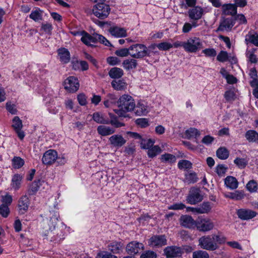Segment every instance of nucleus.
I'll return each mask as SVG.
<instances>
[{"label": "nucleus", "mask_w": 258, "mask_h": 258, "mask_svg": "<svg viewBox=\"0 0 258 258\" xmlns=\"http://www.w3.org/2000/svg\"><path fill=\"white\" fill-rule=\"evenodd\" d=\"M135 102L130 95L124 94L118 99V107L119 109H114V112L119 116L125 117L126 113L134 110Z\"/></svg>", "instance_id": "obj_1"}, {"label": "nucleus", "mask_w": 258, "mask_h": 258, "mask_svg": "<svg viewBox=\"0 0 258 258\" xmlns=\"http://www.w3.org/2000/svg\"><path fill=\"white\" fill-rule=\"evenodd\" d=\"M130 55L134 58H142L146 56H150V53L146 45L136 44L129 47Z\"/></svg>", "instance_id": "obj_2"}, {"label": "nucleus", "mask_w": 258, "mask_h": 258, "mask_svg": "<svg viewBox=\"0 0 258 258\" xmlns=\"http://www.w3.org/2000/svg\"><path fill=\"white\" fill-rule=\"evenodd\" d=\"M93 14L100 19L106 18L110 12L109 5L104 3H98L93 6L92 9Z\"/></svg>", "instance_id": "obj_3"}, {"label": "nucleus", "mask_w": 258, "mask_h": 258, "mask_svg": "<svg viewBox=\"0 0 258 258\" xmlns=\"http://www.w3.org/2000/svg\"><path fill=\"white\" fill-rule=\"evenodd\" d=\"M199 246L201 248L210 251H214L219 248V245L213 241L212 235H206L199 239Z\"/></svg>", "instance_id": "obj_4"}, {"label": "nucleus", "mask_w": 258, "mask_h": 258, "mask_svg": "<svg viewBox=\"0 0 258 258\" xmlns=\"http://www.w3.org/2000/svg\"><path fill=\"white\" fill-rule=\"evenodd\" d=\"M202 47L201 40L196 37L189 38L184 43V49L188 52H196Z\"/></svg>", "instance_id": "obj_5"}, {"label": "nucleus", "mask_w": 258, "mask_h": 258, "mask_svg": "<svg viewBox=\"0 0 258 258\" xmlns=\"http://www.w3.org/2000/svg\"><path fill=\"white\" fill-rule=\"evenodd\" d=\"M203 199V196L200 188L192 187L187 197L186 201L190 204L195 205L201 202Z\"/></svg>", "instance_id": "obj_6"}, {"label": "nucleus", "mask_w": 258, "mask_h": 258, "mask_svg": "<svg viewBox=\"0 0 258 258\" xmlns=\"http://www.w3.org/2000/svg\"><path fill=\"white\" fill-rule=\"evenodd\" d=\"M167 240L165 235H154L149 239V245L153 247L160 248L167 245Z\"/></svg>", "instance_id": "obj_7"}, {"label": "nucleus", "mask_w": 258, "mask_h": 258, "mask_svg": "<svg viewBox=\"0 0 258 258\" xmlns=\"http://www.w3.org/2000/svg\"><path fill=\"white\" fill-rule=\"evenodd\" d=\"M79 83L78 79L74 76H70L64 82V87L66 90L71 93L76 92L79 88Z\"/></svg>", "instance_id": "obj_8"}, {"label": "nucleus", "mask_w": 258, "mask_h": 258, "mask_svg": "<svg viewBox=\"0 0 258 258\" xmlns=\"http://www.w3.org/2000/svg\"><path fill=\"white\" fill-rule=\"evenodd\" d=\"M144 249V244L137 241H132L126 246V252L130 255H136Z\"/></svg>", "instance_id": "obj_9"}, {"label": "nucleus", "mask_w": 258, "mask_h": 258, "mask_svg": "<svg viewBox=\"0 0 258 258\" xmlns=\"http://www.w3.org/2000/svg\"><path fill=\"white\" fill-rule=\"evenodd\" d=\"M30 201L28 197L25 195L21 196L18 201V211L19 215L25 214L28 210Z\"/></svg>", "instance_id": "obj_10"}, {"label": "nucleus", "mask_w": 258, "mask_h": 258, "mask_svg": "<svg viewBox=\"0 0 258 258\" xmlns=\"http://www.w3.org/2000/svg\"><path fill=\"white\" fill-rule=\"evenodd\" d=\"M163 251L167 258L180 257L183 253L181 248L176 246H167L164 249Z\"/></svg>", "instance_id": "obj_11"}, {"label": "nucleus", "mask_w": 258, "mask_h": 258, "mask_svg": "<svg viewBox=\"0 0 258 258\" xmlns=\"http://www.w3.org/2000/svg\"><path fill=\"white\" fill-rule=\"evenodd\" d=\"M57 158V153L56 151L50 149L44 153L42 162L45 165H51L56 161Z\"/></svg>", "instance_id": "obj_12"}, {"label": "nucleus", "mask_w": 258, "mask_h": 258, "mask_svg": "<svg viewBox=\"0 0 258 258\" xmlns=\"http://www.w3.org/2000/svg\"><path fill=\"white\" fill-rule=\"evenodd\" d=\"M81 34L82 35V37L81 40L85 44L91 46V47L95 46L94 44L96 43V33H94L91 35L89 33L83 31L81 32Z\"/></svg>", "instance_id": "obj_13"}, {"label": "nucleus", "mask_w": 258, "mask_h": 258, "mask_svg": "<svg viewBox=\"0 0 258 258\" xmlns=\"http://www.w3.org/2000/svg\"><path fill=\"white\" fill-rule=\"evenodd\" d=\"M256 212L249 209H241L237 211V215L239 218L243 220H248L256 216Z\"/></svg>", "instance_id": "obj_14"}, {"label": "nucleus", "mask_w": 258, "mask_h": 258, "mask_svg": "<svg viewBox=\"0 0 258 258\" xmlns=\"http://www.w3.org/2000/svg\"><path fill=\"white\" fill-rule=\"evenodd\" d=\"M123 247L124 244L120 241H112L107 245L108 249L114 254L120 253L122 251Z\"/></svg>", "instance_id": "obj_15"}, {"label": "nucleus", "mask_w": 258, "mask_h": 258, "mask_svg": "<svg viewBox=\"0 0 258 258\" xmlns=\"http://www.w3.org/2000/svg\"><path fill=\"white\" fill-rule=\"evenodd\" d=\"M234 24L235 20L232 17L225 18L223 20L222 22H221L219 26L217 29V31H229L231 30V28L234 25Z\"/></svg>", "instance_id": "obj_16"}, {"label": "nucleus", "mask_w": 258, "mask_h": 258, "mask_svg": "<svg viewBox=\"0 0 258 258\" xmlns=\"http://www.w3.org/2000/svg\"><path fill=\"white\" fill-rule=\"evenodd\" d=\"M118 104V99L113 93H108L104 98L103 104L106 108L112 107Z\"/></svg>", "instance_id": "obj_17"}, {"label": "nucleus", "mask_w": 258, "mask_h": 258, "mask_svg": "<svg viewBox=\"0 0 258 258\" xmlns=\"http://www.w3.org/2000/svg\"><path fill=\"white\" fill-rule=\"evenodd\" d=\"M109 142L113 147L118 148L125 144L126 140L121 135H114L109 138Z\"/></svg>", "instance_id": "obj_18"}, {"label": "nucleus", "mask_w": 258, "mask_h": 258, "mask_svg": "<svg viewBox=\"0 0 258 258\" xmlns=\"http://www.w3.org/2000/svg\"><path fill=\"white\" fill-rule=\"evenodd\" d=\"M204 14L203 9L198 6L189 9L188 11L189 18L192 20H198L200 19Z\"/></svg>", "instance_id": "obj_19"}, {"label": "nucleus", "mask_w": 258, "mask_h": 258, "mask_svg": "<svg viewBox=\"0 0 258 258\" xmlns=\"http://www.w3.org/2000/svg\"><path fill=\"white\" fill-rule=\"evenodd\" d=\"M214 226L213 222L210 220L203 219L197 225V229L200 231H208L212 230Z\"/></svg>", "instance_id": "obj_20"}, {"label": "nucleus", "mask_w": 258, "mask_h": 258, "mask_svg": "<svg viewBox=\"0 0 258 258\" xmlns=\"http://www.w3.org/2000/svg\"><path fill=\"white\" fill-rule=\"evenodd\" d=\"M180 222L182 226L188 228H194L196 225L195 221L189 215H182L180 218Z\"/></svg>", "instance_id": "obj_21"}, {"label": "nucleus", "mask_w": 258, "mask_h": 258, "mask_svg": "<svg viewBox=\"0 0 258 258\" xmlns=\"http://www.w3.org/2000/svg\"><path fill=\"white\" fill-rule=\"evenodd\" d=\"M109 32L116 37H125L127 36L126 29L117 26L111 27L109 29Z\"/></svg>", "instance_id": "obj_22"}, {"label": "nucleus", "mask_w": 258, "mask_h": 258, "mask_svg": "<svg viewBox=\"0 0 258 258\" xmlns=\"http://www.w3.org/2000/svg\"><path fill=\"white\" fill-rule=\"evenodd\" d=\"M193 212L198 214L208 213L211 210V206L210 202H204L199 207L197 208H189Z\"/></svg>", "instance_id": "obj_23"}, {"label": "nucleus", "mask_w": 258, "mask_h": 258, "mask_svg": "<svg viewBox=\"0 0 258 258\" xmlns=\"http://www.w3.org/2000/svg\"><path fill=\"white\" fill-rule=\"evenodd\" d=\"M134 110L136 114L139 116L145 115L149 112L148 106L143 102H140L135 105Z\"/></svg>", "instance_id": "obj_24"}, {"label": "nucleus", "mask_w": 258, "mask_h": 258, "mask_svg": "<svg viewBox=\"0 0 258 258\" xmlns=\"http://www.w3.org/2000/svg\"><path fill=\"white\" fill-rule=\"evenodd\" d=\"M222 11L225 15L234 16L236 14L237 8L234 4H224L222 6Z\"/></svg>", "instance_id": "obj_25"}, {"label": "nucleus", "mask_w": 258, "mask_h": 258, "mask_svg": "<svg viewBox=\"0 0 258 258\" xmlns=\"http://www.w3.org/2000/svg\"><path fill=\"white\" fill-rule=\"evenodd\" d=\"M60 61L63 63H67L70 60V53L69 50L65 48H61L57 50Z\"/></svg>", "instance_id": "obj_26"}, {"label": "nucleus", "mask_w": 258, "mask_h": 258, "mask_svg": "<svg viewBox=\"0 0 258 258\" xmlns=\"http://www.w3.org/2000/svg\"><path fill=\"white\" fill-rule=\"evenodd\" d=\"M98 133L102 136H107L114 134L115 130L114 128L103 125H99L97 128Z\"/></svg>", "instance_id": "obj_27"}, {"label": "nucleus", "mask_w": 258, "mask_h": 258, "mask_svg": "<svg viewBox=\"0 0 258 258\" xmlns=\"http://www.w3.org/2000/svg\"><path fill=\"white\" fill-rule=\"evenodd\" d=\"M224 183L226 186L230 189H235L238 185V182L236 178L232 176H227L224 180Z\"/></svg>", "instance_id": "obj_28"}, {"label": "nucleus", "mask_w": 258, "mask_h": 258, "mask_svg": "<svg viewBox=\"0 0 258 258\" xmlns=\"http://www.w3.org/2000/svg\"><path fill=\"white\" fill-rule=\"evenodd\" d=\"M23 177L22 175L18 173L13 176L11 185L15 190H17L20 188Z\"/></svg>", "instance_id": "obj_29"}, {"label": "nucleus", "mask_w": 258, "mask_h": 258, "mask_svg": "<svg viewBox=\"0 0 258 258\" xmlns=\"http://www.w3.org/2000/svg\"><path fill=\"white\" fill-rule=\"evenodd\" d=\"M93 119L98 123L108 124V119H106L104 115L99 112H96L92 115Z\"/></svg>", "instance_id": "obj_30"}, {"label": "nucleus", "mask_w": 258, "mask_h": 258, "mask_svg": "<svg viewBox=\"0 0 258 258\" xmlns=\"http://www.w3.org/2000/svg\"><path fill=\"white\" fill-rule=\"evenodd\" d=\"M41 180L40 179L35 180L29 186L27 194L29 196H32L36 194L38 190L40 184Z\"/></svg>", "instance_id": "obj_31"}, {"label": "nucleus", "mask_w": 258, "mask_h": 258, "mask_svg": "<svg viewBox=\"0 0 258 258\" xmlns=\"http://www.w3.org/2000/svg\"><path fill=\"white\" fill-rule=\"evenodd\" d=\"M108 75L112 79H119L123 76V71L120 68L114 67L110 70Z\"/></svg>", "instance_id": "obj_32"}, {"label": "nucleus", "mask_w": 258, "mask_h": 258, "mask_svg": "<svg viewBox=\"0 0 258 258\" xmlns=\"http://www.w3.org/2000/svg\"><path fill=\"white\" fill-rule=\"evenodd\" d=\"M137 61L134 58L126 59L122 62V66L126 70H130L136 68Z\"/></svg>", "instance_id": "obj_33"}, {"label": "nucleus", "mask_w": 258, "mask_h": 258, "mask_svg": "<svg viewBox=\"0 0 258 258\" xmlns=\"http://www.w3.org/2000/svg\"><path fill=\"white\" fill-rule=\"evenodd\" d=\"M216 155L219 159L225 160L228 158L229 152L225 147H220L216 151Z\"/></svg>", "instance_id": "obj_34"}, {"label": "nucleus", "mask_w": 258, "mask_h": 258, "mask_svg": "<svg viewBox=\"0 0 258 258\" xmlns=\"http://www.w3.org/2000/svg\"><path fill=\"white\" fill-rule=\"evenodd\" d=\"M43 11L39 8H37L35 11H32L29 15L30 19L35 22H38L42 20Z\"/></svg>", "instance_id": "obj_35"}, {"label": "nucleus", "mask_w": 258, "mask_h": 258, "mask_svg": "<svg viewBox=\"0 0 258 258\" xmlns=\"http://www.w3.org/2000/svg\"><path fill=\"white\" fill-rule=\"evenodd\" d=\"M112 87L116 90H123L126 88V84L122 80H113L111 82Z\"/></svg>", "instance_id": "obj_36"}, {"label": "nucleus", "mask_w": 258, "mask_h": 258, "mask_svg": "<svg viewBox=\"0 0 258 258\" xmlns=\"http://www.w3.org/2000/svg\"><path fill=\"white\" fill-rule=\"evenodd\" d=\"M245 137L249 142H255L258 141V133L254 130L247 131Z\"/></svg>", "instance_id": "obj_37"}, {"label": "nucleus", "mask_w": 258, "mask_h": 258, "mask_svg": "<svg viewBox=\"0 0 258 258\" xmlns=\"http://www.w3.org/2000/svg\"><path fill=\"white\" fill-rule=\"evenodd\" d=\"M24 163V160L20 157L15 156L12 160V166L15 169L21 168Z\"/></svg>", "instance_id": "obj_38"}, {"label": "nucleus", "mask_w": 258, "mask_h": 258, "mask_svg": "<svg viewBox=\"0 0 258 258\" xmlns=\"http://www.w3.org/2000/svg\"><path fill=\"white\" fill-rule=\"evenodd\" d=\"M185 135L187 139H190L193 137L197 138L200 136V133L197 129L191 127L185 131Z\"/></svg>", "instance_id": "obj_39"}, {"label": "nucleus", "mask_w": 258, "mask_h": 258, "mask_svg": "<svg viewBox=\"0 0 258 258\" xmlns=\"http://www.w3.org/2000/svg\"><path fill=\"white\" fill-rule=\"evenodd\" d=\"M154 144V141L152 139H142L140 144L142 149H149L151 148Z\"/></svg>", "instance_id": "obj_40"}, {"label": "nucleus", "mask_w": 258, "mask_h": 258, "mask_svg": "<svg viewBox=\"0 0 258 258\" xmlns=\"http://www.w3.org/2000/svg\"><path fill=\"white\" fill-rule=\"evenodd\" d=\"M161 160L164 162H169L170 163H173L175 162L176 158L175 156L172 154L166 153L161 155Z\"/></svg>", "instance_id": "obj_41"}, {"label": "nucleus", "mask_w": 258, "mask_h": 258, "mask_svg": "<svg viewBox=\"0 0 258 258\" xmlns=\"http://www.w3.org/2000/svg\"><path fill=\"white\" fill-rule=\"evenodd\" d=\"M178 167L180 169H188L192 167L191 163L186 160H180L178 163Z\"/></svg>", "instance_id": "obj_42"}, {"label": "nucleus", "mask_w": 258, "mask_h": 258, "mask_svg": "<svg viewBox=\"0 0 258 258\" xmlns=\"http://www.w3.org/2000/svg\"><path fill=\"white\" fill-rule=\"evenodd\" d=\"M192 258H209V255L206 251L199 250L192 253Z\"/></svg>", "instance_id": "obj_43"}, {"label": "nucleus", "mask_w": 258, "mask_h": 258, "mask_svg": "<svg viewBox=\"0 0 258 258\" xmlns=\"http://www.w3.org/2000/svg\"><path fill=\"white\" fill-rule=\"evenodd\" d=\"M198 178L195 172H190L185 174V180L189 183H194L198 181Z\"/></svg>", "instance_id": "obj_44"}, {"label": "nucleus", "mask_w": 258, "mask_h": 258, "mask_svg": "<svg viewBox=\"0 0 258 258\" xmlns=\"http://www.w3.org/2000/svg\"><path fill=\"white\" fill-rule=\"evenodd\" d=\"M161 149L158 146H152L149 148L148 151V155L149 157L153 158L157 155V154L160 153Z\"/></svg>", "instance_id": "obj_45"}, {"label": "nucleus", "mask_w": 258, "mask_h": 258, "mask_svg": "<svg viewBox=\"0 0 258 258\" xmlns=\"http://www.w3.org/2000/svg\"><path fill=\"white\" fill-rule=\"evenodd\" d=\"M213 241L217 243L218 245L223 244L226 242V237L221 234H213L212 235Z\"/></svg>", "instance_id": "obj_46"}, {"label": "nucleus", "mask_w": 258, "mask_h": 258, "mask_svg": "<svg viewBox=\"0 0 258 258\" xmlns=\"http://www.w3.org/2000/svg\"><path fill=\"white\" fill-rule=\"evenodd\" d=\"M13 127L15 131L21 129L23 125L22 120L18 116H15L13 119Z\"/></svg>", "instance_id": "obj_47"}, {"label": "nucleus", "mask_w": 258, "mask_h": 258, "mask_svg": "<svg viewBox=\"0 0 258 258\" xmlns=\"http://www.w3.org/2000/svg\"><path fill=\"white\" fill-rule=\"evenodd\" d=\"M246 188L251 192H255L257 190V183L254 180H250L246 184Z\"/></svg>", "instance_id": "obj_48"}, {"label": "nucleus", "mask_w": 258, "mask_h": 258, "mask_svg": "<svg viewBox=\"0 0 258 258\" xmlns=\"http://www.w3.org/2000/svg\"><path fill=\"white\" fill-rule=\"evenodd\" d=\"M95 36L96 37V43L99 42L107 46L111 45L109 41L102 35L96 33L95 34Z\"/></svg>", "instance_id": "obj_49"}, {"label": "nucleus", "mask_w": 258, "mask_h": 258, "mask_svg": "<svg viewBox=\"0 0 258 258\" xmlns=\"http://www.w3.org/2000/svg\"><path fill=\"white\" fill-rule=\"evenodd\" d=\"M115 54L120 57H125L130 55L129 47L128 48H123L120 49L116 50L115 51Z\"/></svg>", "instance_id": "obj_50"}, {"label": "nucleus", "mask_w": 258, "mask_h": 258, "mask_svg": "<svg viewBox=\"0 0 258 258\" xmlns=\"http://www.w3.org/2000/svg\"><path fill=\"white\" fill-rule=\"evenodd\" d=\"M156 46L160 50H168L173 47L172 44L167 42L159 43L157 44Z\"/></svg>", "instance_id": "obj_51"}, {"label": "nucleus", "mask_w": 258, "mask_h": 258, "mask_svg": "<svg viewBox=\"0 0 258 258\" xmlns=\"http://www.w3.org/2000/svg\"><path fill=\"white\" fill-rule=\"evenodd\" d=\"M246 41L258 46V34H251L248 36V38H246Z\"/></svg>", "instance_id": "obj_52"}, {"label": "nucleus", "mask_w": 258, "mask_h": 258, "mask_svg": "<svg viewBox=\"0 0 258 258\" xmlns=\"http://www.w3.org/2000/svg\"><path fill=\"white\" fill-rule=\"evenodd\" d=\"M228 53L225 51H221L217 56V59L220 62H225L228 60Z\"/></svg>", "instance_id": "obj_53"}, {"label": "nucleus", "mask_w": 258, "mask_h": 258, "mask_svg": "<svg viewBox=\"0 0 258 258\" xmlns=\"http://www.w3.org/2000/svg\"><path fill=\"white\" fill-rule=\"evenodd\" d=\"M136 123L141 127H146L149 125L148 119L145 118H138Z\"/></svg>", "instance_id": "obj_54"}, {"label": "nucleus", "mask_w": 258, "mask_h": 258, "mask_svg": "<svg viewBox=\"0 0 258 258\" xmlns=\"http://www.w3.org/2000/svg\"><path fill=\"white\" fill-rule=\"evenodd\" d=\"M10 213L9 206L7 205L2 204L0 206V214L4 217H7Z\"/></svg>", "instance_id": "obj_55"}, {"label": "nucleus", "mask_w": 258, "mask_h": 258, "mask_svg": "<svg viewBox=\"0 0 258 258\" xmlns=\"http://www.w3.org/2000/svg\"><path fill=\"white\" fill-rule=\"evenodd\" d=\"M108 124H111L112 126L116 128L124 126V124L123 123L118 121L117 116H116L115 118H113L112 119H108Z\"/></svg>", "instance_id": "obj_56"}, {"label": "nucleus", "mask_w": 258, "mask_h": 258, "mask_svg": "<svg viewBox=\"0 0 258 258\" xmlns=\"http://www.w3.org/2000/svg\"><path fill=\"white\" fill-rule=\"evenodd\" d=\"M250 85L253 88V95L258 99V81H251Z\"/></svg>", "instance_id": "obj_57"}, {"label": "nucleus", "mask_w": 258, "mask_h": 258, "mask_svg": "<svg viewBox=\"0 0 258 258\" xmlns=\"http://www.w3.org/2000/svg\"><path fill=\"white\" fill-rule=\"evenodd\" d=\"M202 52L207 57H214L216 55L217 52L214 48H206L203 50Z\"/></svg>", "instance_id": "obj_58"}, {"label": "nucleus", "mask_w": 258, "mask_h": 258, "mask_svg": "<svg viewBox=\"0 0 258 258\" xmlns=\"http://www.w3.org/2000/svg\"><path fill=\"white\" fill-rule=\"evenodd\" d=\"M157 254L152 250H148L143 253L140 258H156Z\"/></svg>", "instance_id": "obj_59"}, {"label": "nucleus", "mask_w": 258, "mask_h": 258, "mask_svg": "<svg viewBox=\"0 0 258 258\" xmlns=\"http://www.w3.org/2000/svg\"><path fill=\"white\" fill-rule=\"evenodd\" d=\"M185 205L182 204V203H178L173 204V205H171L169 206L168 207V209L169 210H182L185 208Z\"/></svg>", "instance_id": "obj_60"}, {"label": "nucleus", "mask_w": 258, "mask_h": 258, "mask_svg": "<svg viewBox=\"0 0 258 258\" xmlns=\"http://www.w3.org/2000/svg\"><path fill=\"white\" fill-rule=\"evenodd\" d=\"M234 163L240 168H244L247 165V162L243 158H236L234 160Z\"/></svg>", "instance_id": "obj_61"}, {"label": "nucleus", "mask_w": 258, "mask_h": 258, "mask_svg": "<svg viewBox=\"0 0 258 258\" xmlns=\"http://www.w3.org/2000/svg\"><path fill=\"white\" fill-rule=\"evenodd\" d=\"M224 97L227 101H233L235 98V94L232 91H227L224 94Z\"/></svg>", "instance_id": "obj_62"}, {"label": "nucleus", "mask_w": 258, "mask_h": 258, "mask_svg": "<svg viewBox=\"0 0 258 258\" xmlns=\"http://www.w3.org/2000/svg\"><path fill=\"white\" fill-rule=\"evenodd\" d=\"M227 169L224 165L219 164L216 167V172L219 176H222L225 173Z\"/></svg>", "instance_id": "obj_63"}, {"label": "nucleus", "mask_w": 258, "mask_h": 258, "mask_svg": "<svg viewBox=\"0 0 258 258\" xmlns=\"http://www.w3.org/2000/svg\"><path fill=\"white\" fill-rule=\"evenodd\" d=\"M96 258H117V257L108 252H99L97 254Z\"/></svg>", "instance_id": "obj_64"}]
</instances>
